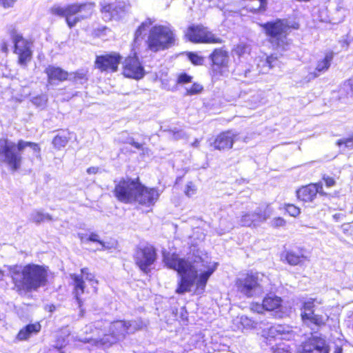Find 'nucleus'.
Wrapping results in <instances>:
<instances>
[{
	"label": "nucleus",
	"mask_w": 353,
	"mask_h": 353,
	"mask_svg": "<svg viewBox=\"0 0 353 353\" xmlns=\"http://www.w3.org/2000/svg\"><path fill=\"white\" fill-rule=\"evenodd\" d=\"M185 137V133L183 130H178L176 132H174L173 138L176 140L183 139Z\"/></svg>",
	"instance_id": "4d7b16f0"
},
{
	"label": "nucleus",
	"mask_w": 353,
	"mask_h": 353,
	"mask_svg": "<svg viewBox=\"0 0 353 353\" xmlns=\"http://www.w3.org/2000/svg\"><path fill=\"white\" fill-rule=\"evenodd\" d=\"M264 279L265 276L261 273L250 272L238 278L236 286L239 292L247 297H252L256 291H261Z\"/></svg>",
	"instance_id": "6e6552de"
},
{
	"label": "nucleus",
	"mask_w": 353,
	"mask_h": 353,
	"mask_svg": "<svg viewBox=\"0 0 353 353\" xmlns=\"http://www.w3.org/2000/svg\"><path fill=\"white\" fill-rule=\"evenodd\" d=\"M78 236L82 242L88 241V237H87V235H85L83 234H79Z\"/></svg>",
	"instance_id": "680f3d73"
},
{
	"label": "nucleus",
	"mask_w": 353,
	"mask_h": 353,
	"mask_svg": "<svg viewBox=\"0 0 353 353\" xmlns=\"http://www.w3.org/2000/svg\"><path fill=\"white\" fill-rule=\"evenodd\" d=\"M210 59L212 62V72L215 76L217 74H222V70L228 68L230 57L228 52L223 48H216L210 55Z\"/></svg>",
	"instance_id": "a211bd4d"
},
{
	"label": "nucleus",
	"mask_w": 353,
	"mask_h": 353,
	"mask_svg": "<svg viewBox=\"0 0 353 353\" xmlns=\"http://www.w3.org/2000/svg\"><path fill=\"white\" fill-rule=\"evenodd\" d=\"M273 353H290L288 346L280 345L274 350Z\"/></svg>",
	"instance_id": "864d4df0"
},
{
	"label": "nucleus",
	"mask_w": 353,
	"mask_h": 353,
	"mask_svg": "<svg viewBox=\"0 0 353 353\" xmlns=\"http://www.w3.org/2000/svg\"><path fill=\"white\" fill-rule=\"evenodd\" d=\"M319 193L322 195L326 194L323 190V185L321 183H311L303 186L296 191L297 197L303 201H312Z\"/></svg>",
	"instance_id": "412c9836"
},
{
	"label": "nucleus",
	"mask_w": 353,
	"mask_h": 353,
	"mask_svg": "<svg viewBox=\"0 0 353 353\" xmlns=\"http://www.w3.org/2000/svg\"><path fill=\"white\" fill-rule=\"evenodd\" d=\"M104 326L103 321H97L87 325L84 328L86 334H95V338H77L76 340L83 343H91L96 346L108 347L119 341L125 339L128 331L126 321H116L112 322L109 327V334H103V338H99L101 327Z\"/></svg>",
	"instance_id": "7ed1b4c3"
},
{
	"label": "nucleus",
	"mask_w": 353,
	"mask_h": 353,
	"mask_svg": "<svg viewBox=\"0 0 353 353\" xmlns=\"http://www.w3.org/2000/svg\"><path fill=\"white\" fill-rule=\"evenodd\" d=\"M302 319L305 322H310L318 326L324 325L329 317L327 314H319L315 312L301 313Z\"/></svg>",
	"instance_id": "393cba45"
},
{
	"label": "nucleus",
	"mask_w": 353,
	"mask_h": 353,
	"mask_svg": "<svg viewBox=\"0 0 353 353\" xmlns=\"http://www.w3.org/2000/svg\"><path fill=\"white\" fill-rule=\"evenodd\" d=\"M262 97L259 93H256L251 97V99H249L248 106L251 109H255L259 107L262 103Z\"/></svg>",
	"instance_id": "c9c22d12"
},
{
	"label": "nucleus",
	"mask_w": 353,
	"mask_h": 353,
	"mask_svg": "<svg viewBox=\"0 0 353 353\" xmlns=\"http://www.w3.org/2000/svg\"><path fill=\"white\" fill-rule=\"evenodd\" d=\"M94 3L71 4L65 7L54 6L51 12L53 14L65 17L70 28H72L78 22L90 17L93 13Z\"/></svg>",
	"instance_id": "39448f33"
},
{
	"label": "nucleus",
	"mask_w": 353,
	"mask_h": 353,
	"mask_svg": "<svg viewBox=\"0 0 353 353\" xmlns=\"http://www.w3.org/2000/svg\"><path fill=\"white\" fill-rule=\"evenodd\" d=\"M70 133L62 132L57 134L52 140L54 147L58 150L64 148L70 139Z\"/></svg>",
	"instance_id": "c756f323"
},
{
	"label": "nucleus",
	"mask_w": 353,
	"mask_h": 353,
	"mask_svg": "<svg viewBox=\"0 0 353 353\" xmlns=\"http://www.w3.org/2000/svg\"><path fill=\"white\" fill-rule=\"evenodd\" d=\"M236 72L239 76H243L244 77H250L249 73L250 72V70L248 69L244 71L243 73H241L240 71L239 66L236 68Z\"/></svg>",
	"instance_id": "bf43d9fd"
},
{
	"label": "nucleus",
	"mask_w": 353,
	"mask_h": 353,
	"mask_svg": "<svg viewBox=\"0 0 353 353\" xmlns=\"http://www.w3.org/2000/svg\"><path fill=\"white\" fill-rule=\"evenodd\" d=\"M349 347V345L343 341H339V343L335 344L334 353H345L347 349Z\"/></svg>",
	"instance_id": "ea45409f"
},
{
	"label": "nucleus",
	"mask_w": 353,
	"mask_h": 353,
	"mask_svg": "<svg viewBox=\"0 0 353 353\" xmlns=\"http://www.w3.org/2000/svg\"><path fill=\"white\" fill-rule=\"evenodd\" d=\"M196 190L195 185L192 182H189L186 185L185 193L188 196H191L196 193Z\"/></svg>",
	"instance_id": "a18cd8bd"
},
{
	"label": "nucleus",
	"mask_w": 353,
	"mask_h": 353,
	"mask_svg": "<svg viewBox=\"0 0 353 353\" xmlns=\"http://www.w3.org/2000/svg\"><path fill=\"white\" fill-rule=\"evenodd\" d=\"M248 46L243 43L239 44L234 50L236 54L239 56L244 54L248 52Z\"/></svg>",
	"instance_id": "49530a36"
},
{
	"label": "nucleus",
	"mask_w": 353,
	"mask_h": 353,
	"mask_svg": "<svg viewBox=\"0 0 353 353\" xmlns=\"http://www.w3.org/2000/svg\"><path fill=\"white\" fill-rule=\"evenodd\" d=\"M343 90L348 94L353 97V79H350L346 81L343 85Z\"/></svg>",
	"instance_id": "c03bdc74"
},
{
	"label": "nucleus",
	"mask_w": 353,
	"mask_h": 353,
	"mask_svg": "<svg viewBox=\"0 0 353 353\" xmlns=\"http://www.w3.org/2000/svg\"><path fill=\"white\" fill-rule=\"evenodd\" d=\"M134 139L132 137H128L127 139L126 143L130 144L131 145H133V143H134Z\"/></svg>",
	"instance_id": "69168bd1"
},
{
	"label": "nucleus",
	"mask_w": 353,
	"mask_h": 353,
	"mask_svg": "<svg viewBox=\"0 0 353 353\" xmlns=\"http://www.w3.org/2000/svg\"><path fill=\"white\" fill-rule=\"evenodd\" d=\"M8 272L14 289L19 293L36 291L48 281L47 268L34 263L9 266Z\"/></svg>",
	"instance_id": "f03ea898"
},
{
	"label": "nucleus",
	"mask_w": 353,
	"mask_h": 353,
	"mask_svg": "<svg viewBox=\"0 0 353 353\" xmlns=\"http://www.w3.org/2000/svg\"><path fill=\"white\" fill-rule=\"evenodd\" d=\"M323 180L325 183L326 186L328 188L334 186L336 183L335 180L332 177L329 176H324Z\"/></svg>",
	"instance_id": "5fc2aeb1"
},
{
	"label": "nucleus",
	"mask_w": 353,
	"mask_h": 353,
	"mask_svg": "<svg viewBox=\"0 0 353 353\" xmlns=\"http://www.w3.org/2000/svg\"><path fill=\"white\" fill-rule=\"evenodd\" d=\"M203 90V87L199 83H193L190 86L185 87V90L187 94L193 95L199 93Z\"/></svg>",
	"instance_id": "e433bc0d"
},
{
	"label": "nucleus",
	"mask_w": 353,
	"mask_h": 353,
	"mask_svg": "<svg viewBox=\"0 0 353 353\" xmlns=\"http://www.w3.org/2000/svg\"><path fill=\"white\" fill-rule=\"evenodd\" d=\"M127 329L129 334L135 332L136 331L142 330L146 326L145 323L141 319H136L133 321H126Z\"/></svg>",
	"instance_id": "473e14b6"
},
{
	"label": "nucleus",
	"mask_w": 353,
	"mask_h": 353,
	"mask_svg": "<svg viewBox=\"0 0 353 353\" xmlns=\"http://www.w3.org/2000/svg\"><path fill=\"white\" fill-rule=\"evenodd\" d=\"M16 0H0V4L5 8L14 6Z\"/></svg>",
	"instance_id": "603ef678"
},
{
	"label": "nucleus",
	"mask_w": 353,
	"mask_h": 353,
	"mask_svg": "<svg viewBox=\"0 0 353 353\" xmlns=\"http://www.w3.org/2000/svg\"><path fill=\"white\" fill-rule=\"evenodd\" d=\"M271 225L274 228H279L284 226L285 221L281 217H276L271 221Z\"/></svg>",
	"instance_id": "de8ad7c7"
},
{
	"label": "nucleus",
	"mask_w": 353,
	"mask_h": 353,
	"mask_svg": "<svg viewBox=\"0 0 353 353\" xmlns=\"http://www.w3.org/2000/svg\"><path fill=\"white\" fill-rule=\"evenodd\" d=\"M175 41V34L170 26L158 25L150 30L147 43L148 48L156 52L170 48Z\"/></svg>",
	"instance_id": "423d86ee"
},
{
	"label": "nucleus",
	"mask_w": 353,
	"mask_h": 353,
	"mask_svg": "<svg viewBox=\"0 0 353 353\" xmlns=\"http://www.w3.org/2000/svg\"><path fill=\"white\" fill-rule=\"evenodd\" d=\"M90 241L97 242L101 245H104V243L99 239V236L96 233H91L88 239Z\"/></svg>",
	"instance_id": "3c124183"
},
{
	"label": "nucleus",
	"mask_w": 353,
	"mask_h": 353,
	"mask_svg": "<svg viewBox=\"0 0 353 353\" xmlns=\"http://www.w3.org/2000/svg\"><path fill=\"white\" fill-rule=\"evenodd\" d=\"M261 26L274 46L285 49V46L288 45L285 34L289 29L286 20L278 19L274 22L264 23Z\"/></svg>",
	"instance_id": "0eeeda50"
},
{
	"label": "nucleus",
	"mask_w": 353,
	"mask_h": 353,
	"mask_svg": "<svg viewBox=\"0 0 353 353\" xmlns=\"http://www.w3.org/2000/svg\"><path fill=\"white\" fill-rule=\"evenodd\" d=\"M285 208L289 214L294 217L299 215L301 212L300 209L292 204H286Z\"/></svg>",
	"instance_id": "a19ab883"
},
{
	"label": "nucleus",
	"mask_w": 353,
	"mask_h": 353,
	"mask_svg": "<svg viewBox=\"0 0 353 353\" xmlns=\"http://www.w3.org/2000/svg\"><path fill=\"white\" fill-rule=\"evenodd\" d=\"M123 74L128 78L140 79L144 77L145 70L136 56L128 57L123 63Z\"/></svg>",
	"instance_id": "dca6fc26"
},
{
	"label": "nucleus",
	"mask_w": 353,
	"mask_h": 353,
	"mask_svg": "<svg viewBox=\"0 0 353 353\" xmlns=\"http://www.w3.org/2000/svg\"><path fill=\"white\" fill-rule=\"evenodd\" d=\"M47 97L45 95H40L32 99V103L37 107H44L47 103Z\"/></svg>",
	"instance_id": "4c0bfd02"
},
{
	"label": "nucleus",
	"mask_w": 353,
	"mask_h": 353,
	"mask_svg": "<svg viewBox=\"0 0 353 353\" xmlns=\"http://www.w3.org/2000/svg\"><path fill=\"white\" fill-rule=\"evenodd\" d=\"M138 179H125L121 180L114 188L115 196L121 202L132 203L139 185Z\"/></svg>",
	"instance_id": "9d476101"
},
{
	"label": "nucleus",
	"mask_w": 353,
	"mask_h": 353,
	"mask_svg": "<svg viewBox=\"0 0 353 353\" xmlns=\"http://www.w3.org/2000/svg\"><path fill=\"white\" fill-rule=\"evenodd\" d=\"M26 147H30L36 157L40 158V148L35 143L19 140L16 144L8 139H0V162L8 165L12 171H17L21 165V152Z\"/></svg>",
	"instance_id": "20e7f679"
},
{
	"label": "nucleus",
	"mask_w": 353,
	"mask_h": 353,
	"mask_svg": "<svg viewBox=\"0 0 353 353\" xmlns=\"http://www.w3.org/2000/svg\"><path fill=\"white\" fill-rule=\"evenodd\" d=\"M185 37L189 41L194 43H219L221 42V40L209 31L207 28L199 25L190 26L185 32Z\"/></svg>",
	"instance_id": "9b49d317"
},
{
	"label": "nucleus",
	"mask_w": 353,
	"mask_h": 353,
	"mask_svg": "<svg viewBox=\"0 0 353 353\" xmlns=\"http://www.w3.org/2000/svg\"><path fill=\"white\" fill-rule=\"evenodd\" d=\"M285 260L291 265L301 264L306 257L303 254H299L293 251H288L285 254Z\"/></svg>",
	"instance_id": "7c9ffc66"
},
{
	"label": "nucleus",
	"mask_w": 353,
	"mask_h": 353,
	"mask_svg": "<svg viewBox=\"0 0 353 353\" xmlns=\"http://www.w3.org/2000/svg\"><path fill=\"white\" fill-rule=\"evenodd\" d=\"M337 145L339 146L345 145L346 148L353 149V134L349 138L339 140Z\"/></svg>",
	"instance_id": "37998d69"
},
{
	"label": "nucleus",
	"mask_w": 353,
	"mask_h": 353,
	"mask_svg": "<svg viewBox=\"0 0 353 353\" xmlns=\"http://www.w3.org/2000/svg\"><path fill=\"white\" fill-rule=\"evenodd\" d=\"M272 211L269 205L263 209L256 208L254 210L243 211L238 221L239 224L243 227H258L270 217Z\"/></svg>",
	"instance_id": "1a4fd4ad"
},
{
	"label": "nucleus",
	"mask_w": 353,
	"mask_h": 353,
	"mask_svg": "<svg viewBox=\"0 0 353 353\" xmlns=\"http://www.w3.org/2000/svg\"><path fill=\"white\" fill-rule=\"evenodd\" d=\"M65 345V340L62 338L61 340L58 339L54 344V347L57 349H61Z\"/></svg>",
	"instance_id": "13d9d810"
},
{
	"label": "nucleus",
	"mask_w": 353,
	"mask_h": 353,
	"mask_svg": "<svg viewBox=\"0 0 353 353\" xmlns=\"http://www.w3.org/2000/svg\"><path fill=\"white\" fill-rule=\"evenodd\" d=\"M4 275V272L0 270V281L3 279Z\"/></svg>",
	"instance_id": "338daca9"
},
{
	"label": "nucleus",
	"mask_w": 353,
	"mask_h": 353,
	"mask_svg": "<svg viewBox=\"0 0 353 353\" xmlns=\"http://www.w3.org/2000/svg\"><path fill=\"white\" fill-rule=\"evenodd\" d=\"M303 353H329V347L324 339L312 337L304 345Z\"/></svg>",
	"instance_id": "4be33fe9"
},
{
	"label": "nucleus",
	"mask_w": 353,
	"mask_h": 353,
	"mask_svg": "<svg viewBox=\"0 0 353 353\" xmlns=\"http://www.w3.org/2000/svg\"><path fill=\"white\" fill-rule=\"evenodd\" d=\"M45 72L48 76V82L50 85L55 84L56 81H63L69 77L66 71L54 65H48L46 68Z\"/></svg>",
	"instance_id": "5701e85b"
},
{
	"label": "nucleus",
	"mask_w": 353,
	"mask_h": 353,
	"mask_svg": "<svg viewBox=\"0 0 353 353\" xmlns=\"http://www.w3.org/2000/svg\"><path fill=\"white\" fill-rule=\"evenodd\" d=\"M251 310L256 312L257 313H262L265 310V307L263 306V303L262 304H259L257 303H252L250 305Z\"/></svg>",
	"instance_id": "09e8293b"
},
{
	"label": "nucleus",
	"mask_w": 353,
	"mask_h": 353,
	"mask_svg": "<svg viewBox=\"0 0 353 353\" xmlns=\"http://www.w3.org/2000/svg\"><path fill=\"white\" fill-rule=\"evenodd\" d=\"M41 328V326L38 322L29 324L19 332L17 334V339L20 341L26 340L29 339L32 335L39 332Z\"/></svg>",
	"instance_id": "bb28decb"
},
{
	"label": "nucleus",
	"mask_w": 353,
	"mask_h": 353,
	"mask_svg": "<svg viewBox=\"0 0 353 353\" xmlns=\"http://www.w3.org/2000/svg\"><path fill=\"white\" fill-rule=\"evenodd\" d=\"M121 60V57L119 54L111 52L97 56L95 60V65L102 72H114L117 71Z\"/></svg>",
	"instance_id": "2eb2a0df"
},
{
	"label": "nucleus",
	"mask_w": 353,
	"mask_h": 353,
	"mask_svg": "<svg viewBox=\"0 0 353 353\" xmlns=\"http://www.w3.org/2000/svg\"><path fill=\"white\" fill-rule=\"evenodd\" d=\"M192 79V77H190L186 74H182L178 78V83H188L191 82Z\"/></svg>",
	"instance_id": "8fccbe9b"
},
{
	"label": "nucleus",
	"mask_w": 353,
	"mask_h": 353,
	"mask_svg": "<svg viewBox=\"0 0 353 353\" xmlns=\"http://www.w3.org/2000/svg\"><path fill=\"white\" fill-rule=\"evenodd\" d=\"M157 259L155 249L152 246H145L137 250L134 254L136 264L143 272H148L149 267Z\"/></svg>",
	"instance_id": "4468645a"
},
{
	"label": "nucleus",
	"mask_w": 353,
	"mask_h": 353,
	"mask_svg": "<svg viewBox=\"0 0 353 353\" xmlns=\"http://www.w3.org/2000/svg\"><path fill=\"white\" fill-rule=\"evenodd\" d=\"M238 140V133L232 130H228L217 135L212 145L215 150H230L232 148L234 143Z\"/></svg>",
	"instance_id": "aec40b11"
},
{
	"label": "nucleus",
	"mask_w": 353,
	"mask_h": 353,
	"mask_svg": "<svg viewBox=\"0 0 353 353\" xmlns=\"http://www.w3.org/2000/svg\"><path fill=\"white\" fill-rule=\"evenodd\" d=\"M282 299L275 295H268L263 299L265 310L274 311L281 307Z\"/></svg>",
	"instance_id": "cd10ccee"
},
{
	"label": "nucleus",
	"mask_w": 353,
	"mask_h": 353,
	"mask_svg": "<svg viewBox=\"0 0 353 353\" xmlns=\"http://www.w3.org/2000/svg\"><path fill=\"white\" fill-rule=\"evenodd\" d=\"M314 301L315 300L313 299H309L307 301H304L303 306V311L302 313L314 312L313 310V308L314 307Z\"/></svg>",
	"instance_id": "58836bf2"
},
{
	"label": "nucleus",
	"mask_w": 353,
	"mask_h": 353,
	"mask_svg": "<svg viewBox=\"0 0 353 353\" xmlns=\"http://www.w3.org/2000/svg\"><path fill=\"white\" fill-rule=\"evenodd\" d=\"M199 143V141L196 139V140H195V141L192 143V146H194V147H198Z\"/></svg>",
	"instance_id": "774afa93"
},
{
	"label": "nucleus",
	"mask_w": 353,
	"mask_h": 353,
	"mask_svg": "<svg viewBox=\"0 0 353 353\" xmlns=\"http://www.w3.org/2000/svg\"><path fill=\"white\" fill-rule=\"evenodd\" d=\"M332 59V54L329 53L325 56L323 60L318 61L315 69L316 71L309 73L307 81H310L319 77L320 72L326 71L330 68Z\"/></svg>",
	"instance_id": "b1692460"
},
{
	"label": "nucleus",
	"mask_w": 353,
	"mask_h": 353,
	"mask_svg": "<svg viewBox=\"0 0 353 353\" xmlns=\"http://www.w3.org/2000/svg\"><path fill=\"white\" fill-rule=\"evenodd\" d=\"M98 171H99V168L97 167H90L87 169V172L89 174H96L98 172Z\"/></svg>",
	"instance_id": "052dcab7"
},
{
	"label": "nucleus",
	"mask_w": 353,
	"mask_h": 353,
	"mask_svg": "<svg viewBox=\"0 0 353 353\" xmlns=\"http://www.w3.org/2000/svg\"><path fill=\"white\" fill-rule=\"evenodd\" d=\"M31 219L32 221L39 223L44 220H52V216L49 214H43L41 212H34L31 214Z\"/></svg>",
	"instance_id": "72a5a7b5"
},
{
	"label": "nucleus",
	"mask_w": 353,
	"mask_h": 353,
	"mask_svg": "<svg viewBox=\"0 0 353 353\" xmlns=\"http://www.w3.org/2000/svg\"><path fill=\"white\" fill-rule=\"evenodd\" d=\"M154 21L150 19H148L141 23L134 33L135 43H137L139 38L142 39V36L145 34L148 29L152 25Z\"/></svg>",
	"instance_id": "2f4dec72"
},
{
	"label": "nucleus",
	"mask_w": 353,
	"mask_h": 353,
	"mask_svg": "<svg viewBox=\"0 0 353 353\" xmlns=\"http://www.w3.org/2000/svg\"><path fill=\"white\" fill-rule=\"evenodd\" d=\"M262 63L265 64L268 67V69L261 70V72L263 73L268 72V71L274 68V66L278 65V59L277 57L274 55H270L268 57L265 61H263Z\"/></svg>",
	"instance_id": "f704fd0d"
},
{
	"label": "nucleus",
	"mask_w": 353,
	"mask_h": 353,
	"mask_svg": "<svg viewBox=\"0 0 353 353\" xmlns=\"http://www.w3.org/2000/svg\"><path fill=\"white\" fill-rule=\"evenodd\" d=\"M163 261L166 266L176 270L180 276L177 294H184L192 291L195 287V292L200 294L204 291L207 281L216 269V263L205 253L197 252V254L188 259H180L176 254L163 252Z\"/></svg>",
	"instance_id": "f257e3e1"
},
{
	"label": "nucleus",
	"mask_w": 353,
	"mask_h": 353,
	"mask_svg": "<svg viewBox=\"0 0 353 353\" xmlns=\"http://www.w3.org/2000/svg\"><path fill=\"white\" fill-rule=\"evenodd\" d=\"M132 146H134L137 149H141L142 148V145L141 143H139L136 142V141H134V143H133Z\"/></svg>",
	"instance_id": "0e129e2a"
},
{
	"label": "nucleus",
	"mask_w": 353,
	"mask_h": 353,
	"mask_svg": "<svg viewBox=\"0 0 353 353\" xmlns=\"http://www.w3.org/2000/svg\"><path fill=\"white\" fill-rule=\"evenodd\" d=\"M188 57L190 61L194 65H202L204 61L202 57L194 53H190Z\"/></svg>",
	"instance_id": "79ce46f5"
},
{
	"label": "nucleus",
	"mask_w": 353,
	"mask_h": 353,
	"mask_svg": "<svg viewBox=\"0 0 353 353\" xmlns=\"http://www.w3.org/2000/svg\"><path fill=\"white\" fill-rule=\"evenodd\" d=\"M159 196L160 193L157 189L145 187L139 183L134 202L150 207L155 204Z\"/></svg>",
	"instance_id": "f3484780"
},
{
	"label": "nucleus",
	"mask_w": 353,
	"mask_h": 353,
	"mask_svg": "<svg viewBox=\"0 0 353 353\" xmlns=\"http://www.w3.org/2000/svg\"><path fill=\"white\" fill-rule=\"evenodd\" d=\"M101 6L103 18L106 21L119 20L124 12L125 6L122 2H103L101 4Z\"/></svg>",
	"instance_id": "6ab92c4d"
},
{
	"label": "nucleus",
	"mask_w": 353,
	"mask_h": 353,
	"mask_svg": "<svg viewBox=\"0 0 353 353\" xmlns=\"http://www.w3.org/2000/svg\"><path fill=\"white\" fill-rule=\"evenodd\" d=\"M10 36L14 44V52L19 55V63L26 64L32 56L28 42L14 29L10 31Z\"/></svg>",
	"instance_id": "ddd939ff"
},
{
	"label": "nucleus",
	"mask_w": 353,
	"mask_h": 353,
	"mask_svg": "<svg viewBox=\"0 0 353 353\" xmlns=\"http://www.w3.org/2000/svg\"><path fill=\"white\" fill-rule=\"evenodd\" d=\"M245 8L250 12L265 11L267 6L266 0H242Z\"/></svg>",
	"instance_id": "c85d7f7f"
},
{
	"label": "nucleus",
	"mask_w": 353,
	"mask_h": 353,
	"mask_svg": "<svg viewBox=\"0 0 353 353\" xmlns=\"http://www.w3.org/2000/svg\"><path fill=\"white\" fill-rule=\"evenodd\" d=\"M71 279L74 281V293L76 299L78 301L79 306L81 307L83 301L80 299V296L84 293L85 290V283L83 279L90 282L92 284L98 283V281L95 279L94 275L91 273L88 268H84L81 270V274H71Z\"/></svg>",
	"instance_id": "f8f14e48"
},
{
	"label": "nucleus",
	"mask_w": 353,
	"mask_h": 353,
	"mask_svg": "<svg viewBox=\"0 0 353 353\" xmlns=\"http://www.w3.org/2000/svg\"><path fill=\"white\" fill-rule=\"evenodd\" d=\"M70 79H73L74 81H77L79 80H83L85 79V74L82 72H77L74 74H71Z\"/></svg>",
	"instance_id": "6e6d98bb"
},
{
	"label": "nucleus",
	"mask_w": 353,
	"mask_h": 353,
	"mask_svg": "<svg viewBox=\"0 0 353 353\" xmlns=\"http://www.w3.org/2000/svg\"><path fill=\"white\" fill-rule=\"evenodd\" d=\"M1 50L3 52H7L8 46H7L6 43H5V42L3 43L2 46H1Z\"/></svg>",
	"instance_id": "e2e57ef3"
},
{
	"label": "nucleus",
	"mask_w": 353,
	"mask_h": 353,
	"mask_svg": "<svg viewBox=\"0 0 353 353\" xmlns=\"http://www.w3.org/2000/svg\"><path fill=\"white\" fill-rule=\"evenodd\" d=\"M290 333V328L288 326L282 325H275L271 326L267 331H263V335L267 338H276L279 337L283 339H285V335Z\"/></svg>",
	"instance_id": "a878e982"
}]
</instances>
